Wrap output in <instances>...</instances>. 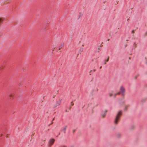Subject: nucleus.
Masks as SVG:
<instances>
[{"mask_svg": "<svg viewBox=\"0 0 147 147\" xmlns=\"http://www.w3.org/2000/svg\"><path fill=\"white\" fill-rule=\"evenodd\" d=\"M61 47H60L59 48V50H60V49H61Z\"/></svg>", "mask_w": 147, "mask_h": 147, "instance_id": "nucleus-23", "label": "nucleus"}, {"mask_svg": "<svg viewBox=\"0 0 147 147\" xmlns=\"http://www.w3.org/2000/svg\"><path fill=\"white\" fill-rule=\"evenodd\" d=\"M55 139H52L50 140L49 142V146H51V145L54 143L55 142Z\"/></svg>", "mask_w": 147, "mask_h": 147, "instance_id": "nucleus-5", "label": "nucleus"}, {"mask_svg": "<svg viewBox=\"0 0 147 147\" xmlns=\"http://www.w3.org/2000/svg\"><path fill=\"white\" fill-rule=\"evenodd\" d=\"M113 93V92H110V93H109V95L110 97H111L112 96Z\"/></svg>", "mask_w": 147, "mask_h": 147, "instance_id": "nucleus-11", "label": "nucleus"}, {"mask_svg": "<svg viewBox=\"0 0 147 147\" xmlns=\"http://www.w3.org/2000/svg\"><path fill=\"white\" fill-rule=\"evenodd\" d=\"M109 57L107 58V59H105V60H104V65H105L106 64V62H107L109 60Z\"/></svg>", "mask_w": 147, "mask_h": 147, "instance_id": "nucleus-8", "label": "nucleus"}, {"mask_svg": "<svg viewBox=\"0 0 147 147\" xmlns=\"http://www.w3.org/2000/svg\"><path fill=\"white\" fill-rule=\"evenodd\" d=\"M13 96V94H10L9 95V97H12Z\"/></svg>", "mask_w": 147, "mask_h": 147, "instance_id": "nucleus-15", "label": "nucleus"}, {"mask_svg": "<svg viewBox=\"0 0 147 147\" xmlns=\"http://www.w3.org/2000/svg\"><path fill=\"white\" fill-rule=\"evenodd\" d=\"M116 93L117 95H119L121 93V92H119L117 93Z\"/></svg>", "mask_w": 147, "mask_h": 147, "instance_id": "nucleus-16", "label": "nucleus"}, {"mask_svg": "<svg viewBox=\"0 0 147 147\" xmlns=\"http://www.w3.org/2000/svg\"><path fill=\"white\" fill-rule=\"evenodd\" d=\"M131 33L132 34H134V30H133L131 32Z\"/></svg>", "mask_w": 147, "mask_h": 147, "instance_id": "nucleus-20", "label": "nucleus"}, {"mask_svg": "<svg viewBox=\"0 0 147 147\" xmlns=\"http://www.w3.org/2000/svg\"><path fill=\"white\" fill-rule=\"evenodd\" d=\"M134 47H135V48H136V47L137 46H136V45H137L136 43V42H134Z\"/></svg>", "mask_w": 147, "mask_h": 147, "instance_id": "nucleus-12", "label": "nucleus"}, {"mask_svg": "<svg viewBox=\"0 0 147 147\" xmlns=\"http://www.w3.org/2000/svg\"><path fill=\"white\" fill-rule=\"evenodd\" d=\"M74 105V104L73 103V102H71V106H72Z\"/></svg>", "mask_w": 147, "mask_h": 147, "instance_id": "nucleus-18", "label": "nucleus"}, {"mask_svg": "<svg viewBox=\"0 0 147 147\" xmlns=\"http://www.w3.org/2000/svg\"><path fill=\"white\" fill-rule=\"evenodd\" d=\"M132 128H134V126H132Z\"/></svg>", "mask_w": 147, "mask_h": 147, "instance_id": "nucleus-25", "label": "nucleus"}, {"mask_svg": "<svg viewBox=\"0 0 147 147\" xmlns=\"http://www.w3.org/2000/svg\"><path fill=\"white\" fill-rule=\"evenodd\" d=\"M67 128V126H65L64 127H63V128L62 129V131L63 132L65 133L66 130V129Z\"/></svg>", "mask_w": 147, "mask_h": 147, "instance_id": "nucleus-7", "label": "nucleus"}, {"mask_svg": "<svg viewBox=\"0 0 147 147\" xmlns=\"http://www.w3.org/2000/svg\"><path fill=\"white\" fill-rule=\"evenodd\" d=\"M61 99H59V100L57 102L55 105V107H57V106H58L60 105L61 102Z\"/></svg>", "mask_w": 147, "mask_h": 147, "instance_id": "nucleus-6", "label": "nucleus"}, {"mask_svg": "<svg viewBox=\"0 0 147 147\" xmlns=\"http://www.w3.org/2000/svg\"><path fill=\"white\" fill-rule=\"evenodd\" d=\"M107 112V111L105 110L101 114V116L102 118H104L105 117V116L106 115Z\"/></svg>", "mask_w": 147, "mask_h": 147, "instance_id": "nucleus-4", "label": "nucleus"}, {"mask_svg": "<svg viewBox=\"0 0 147 147\" xmlns=\"http://www.w3.org/2000/svg\"><path fill=\"white\" fill-rule=\"evenodd\" d=\"M146 100V99H144L143 100H142V101L143 100H144V101H145Z\"/></svg>", "mask_w": 147, "mask_h": 147, "instance_id": "nucleus-21", "label": "nucleus"}, {"mask_svg": "<svg viewBox=\"0 0 147 147\" xmlns=\"http://www.w3.org/2000/svg\"><path fill=\"white\" fill-rule=\"evenodd\" d=\"M122 111H119L117 113L114 120V123L115 125H117L120 120V118L122 115Z\"/></svg>", "mask_w": 147, "mask_h": 147, "instance_id": "nucleus-1", "label": "nucleus"}, {"mask_svg": "<svg viewBox=\"0 0 147 147\" xmlns=\"http://www.w3.org/2000/svg\"><path fill=\"white\" fill-rule=\"evenodd\" d=\"M139 75H136L135 77V79H136L137 78L138 76Z\"/></svg>", "mask_w": 147, "mask_h": 147, "instance_id": "nucleus-14", "label": "nucleus"}, {"mask_svg": "<svg viewBox=\"0 0 147 147\" xmlns=\"http://www.w3.org/2000/svg\"><path fill=\"white\" fill-rule=\"evenodd\" d=\"M145 59L146 60V63L147 64V57H145Z\"/></svg>", "mask_w": 147, "mask_h": 147, "instance_id": "nucleus-19", "label": "nucleus"}, {"mask_svg": "<svg viewBox=\"0 0 147 147\" xmlns=\"http://www.w3.org/2000/svg\"><path fill=\"white\" fill-rule=\"evenodd\" d=\"M145 34H146V35H147V32Z\"/></svg>", "mask_w": 147, "mask_h": 147, "instance_id": "nucleus-26", "label": "nucleus"}, {"mask_svg": "<svg viewBox=\"0 0 147 147\" xmlns=\"http://www.w3.org/2000/svg\"><path fill=\"white\" fill-rule=\"evenodd\" d=\"M101 68H102V66H101V67H100V69H101Z\"/></svg>", "mask_w": 147, "mask_h": 147, "instance_id": "nucleus-27", "label": "nucleus"}, {"mask_svg": "<svg viewBox=\"0 0 147 147\" xmlns=\"http://www.w3.org/2000/svg\"><path fill=\"white\" fill-rule=\"evenodd\" d=\"M54 118L53 119V120H54Z\"/></svg>", "mask_w": 147, "mask_h": 147, "instance_id": "nucleus-28", "label": "nucleus"}, {"mask_svg": "<svg viewBox=\"0 0 147 147\" xmlns=\"http://www.w3.org/2000/svg\"><path fill=\"white\" fill-rule=\"evenodd\" d=\"M62 147H66L65 146H62Z\"/></svg>", "mask_w": 147, "mask_h": 147, "instance_id": "nucleus-22", "label": "nucleus"}, {"mask_svg": "<svg viewBox=\"0 0 147 147\" xmlns=\"http://www.w3.org/2000/svg\"><path fill=\"white\" fill-rule=\"evenodd\" d=\"M120 90L122 95L123 96H124L125 92V88L123 86H121L120 88Z\"/></svg>", "mask_w": 147, "mask_h": 147, "instance_id": "nucleus-2", "label": "nucleus"}, {"mask_svg": "<svg viewBox=\"0 0 147 147\" xmlns=\"http://www.w3.org/2000/svg\"><path fill=\"white\" fill-rule=\"evenodd\" d=\"M3 66L0 67V70H1L3 68Z\"/></svg>", "mask_w": 147, "mask_h": 147, "instance_id": "nucleus-13", "label": "nucleus"}, {"mask_svg": "<svg viewBox=\"0 0 147 147\" xmlns=\"http://www.w3.org/2000/svg\"><path fill=\"white\" fill-rule=\"evenodd\" d=\"M129 104H126L125 105L123 109V111H127L128 108L130 107Z\"/></svg>", "mask_w": 147, "mask_h": 147, "instance_id": "nucleus-3", "label": "nucleus"}, {"mask_svg": "<svg viewBox=\"0 0 147 147\" xmlns=\"http://www.w3.org/2000/svg\"><path fill=\"white\" fill-rule=\"evenodd\" d=\"M117 95V93H115V94H114V97H115Z\"/></svg>", "mask_w": 147, "mask_h": 147, "instance_id": "nucleus-17", "label": "nucleus"}, {"mask_svg": "<svg viewBox=\"0 0 147 147\" xmlns=\"http://www.w3.org/2000/svg\"><path fill=\"white\" fill-rule=\"evenodd\" d=\"M3 135V134H1V136H2Z\"/></svg>", "mask_w": 147, "mask_h": 147, "instance_id": "nucleus-24", "label": "nucleus"}, {"mask_svg": "<svg viewBox=\"0 0 147 147\" xmlns=\"http://www.w3.org/2000/svg\"><path fill=\"white\" fill-rule=\"evenodd\" d=\"M83 14L82 13L80 12L78 15V19L82 16Z\"/></svg>", "mask_w": 147, "mask_h": 147, "instance_id": "nucleus-9", "label": "nucleus"}, {"mask_svg": "<svg viewBox=\"0 0 147 147\" xmlns=\"http://www.w3.org/2000/svg\"><path fill=\"white\" fill-rule=\"evenodd\" d=\"M64 45V43L63 42H62L60 44V47H61V48H62Z\"/></svg>", "mask_w": 147, "mask_h": 147, "instance_id": "nucleus-10", "label": "nucleus"}]
</instances>
